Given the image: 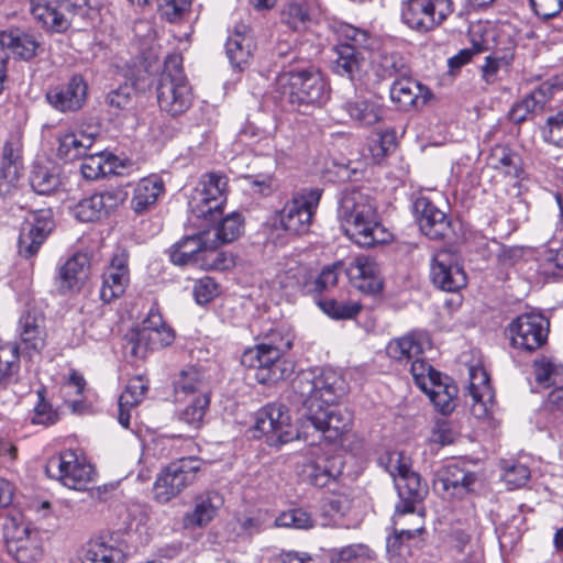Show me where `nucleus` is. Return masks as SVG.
I'll return each instance as SVG.
<instances>
[{
    "mask_svg": "<svg viewBox=\"0 0 563 563\" xmlns=\"http://www.w3.org/2000/svg\"><path fill=\"white\" fill-rule=\"evenodd\" d=\"M379 461L393 477L400 498L393 516L395 537L412 539L423 530V516L416 506L427 495L428 486L411 470L410 459L402 452H389Z\"/></svg>",
    "mask_w": 563,
    "mask_h": 563,
    "instance_id": "obj_1",
    "label": "nucleus"
},
{
    "mask_svg": "<svg viewBox=\"0 0 563 563\" xmlns=\"http://www.w3.org/2000/svg\"><path fill=\"white\" fill-rule=\"evenodd\" d=\"M338 217L345 235L361 246L369 247L390 240V233L380 223L369 189H345L340 199Z\"/></svg>",
    "mask_w": 563,
    "mask_h": 563,
    "instance_id": "obj_2",
    "label": "nucleus"
},
{
    "mask_svg": "<svg viewBox=\"0 0 563 563\" xmlns=\"http://www.w3.org/2000/svg\"><path fill=\"white\" fill-rule=\"evenodd\" d=\"M292 346V340L271 334L269 342L261 343L244 351L241 363L245 367L255 369V378L260 384L269 385L288 378L292 366L283 355Z\"/></svg>",
    "mask_w": 563,
    "mask_h": 563,
    "instance_id": "obj_3",
    "label": "nucleus"
},
{
    "mask_svg": "<svg viewBox=\"0 0 563 563\" xmlns=\"http://www.w3.org/2000/svg\"><path fill=\"white\" fill-rule=\"evenodd\" d=\"M333 31L340 41L334 47L336 59L333 70L351 80L361 78L365 73L366 60L357 48L373 49L376 38L365 29H358L345 22L333 25Z\"/></svg>",
    "mask_w": 563,
    "mask_h": 563,
    "instance_id": "obj_4",
    "label": "nucleus"
},
{
    "mask_svg": "<svg viewBox=\"0 0 563 563\" xmlns=\"http://www.w3.org/2000/svg\"><path fill=\"white\" fill-rule=\"evenodd\" d=\"M228 178L225 175L211 172L203 174L188 201V221L195 228H203L223 213L227 201Z\"/></svg>",
    "mask_w": 563,
    "mask_h": 563,
    "instance_id": "obj_5",
    "label": "nucleus"
},
{
    "mask_svg": "<svg viewBox=\"0 0 563 563\" xmlns=\"http://www.w3.org/2000/svg\"><path fill=\"white\" fill-rule=\"evenodd\" d=\"M276 82L282 97L298 110L320 107L330 98L329 85L318 70L284 71Z\"/></svg>",
    "mask_w": 563,
    "mask_h": 563,
    "instance_id": "obj_6",
    "label": "nucleus"
},
{
    "mask_svg": "<svg viewBox=\"0 0 563 563\" xmlns=\"http://www.w3.org/2000/svg\"><path fill=\"white\" fill-rule=\"evenodd\" d=\"M156 90L162 111L176 117L190 108L194 99L192 90L177 56L169 57L165 62Z\"/></svg>",
    "mask_w": 563,
    "mask_h": 563,
    "instance_id": "obj_7",
    "label": "nucleus"
},
{
    "mask_svg": "<svg viewBox=\"0 0 563 563\" xmlns=\"http://www.w3.org/2000/svg\"><path fill=\"white\" fill-rule=\"evenodd\" d=\"M300 420V428L305 439L310 433V430H312L318 433L320 439L329 443H336L351 430L353 415L345 407H316L314 404L308 402V410H303Z\"/></svg>",
    "mask_w": 563,
    "mask_h": 563,
    "instance_id": "obj_8",
    "label": "nucleus"
},
{
    "mask_svg": "<svg viewBox=\"0 0 563 563\" xmlns=\"http://www.w3.org/2000/svg\"><path fill=\"white\" fill-rule=\"evenodd\" d=\"M294 389L303 398L302 410H308V402L316 407L332 406L344 393V382L334 369L323 368L318 375H299L294 383Z\"/></svg>",
    "mask_w": 563,
    "mask_h": 563,
    "instance_id": "obj_9",
    "label": "nucleus"
},
{
    "mask_svg": "<svg viewBox=\"0 0 563 563\" xmlns=\"http://www.w3.org/2000/svg\"><path fill=\"white\" fill-rule=\"evenodd\" d=\"M8 553L18 563H36L43 555L40 533L20 515H9L3 525Z\"/></svg>",
    "mask_w": 563,
    "mask_h": 563,
    "instance_id": "obj_10",
    "label": "nucleus"
},
{
    "mask_svg": "<svg viewBox=\"0 0 563 563\" xmlns=\"http://www.w3.org/2000/svg\"><path fill=\"white\" fill-rule=\"evenodd\" d=\"M452 0H407L401 4V21L410 30L427 34L453 13Z\"/></svg>",
    "mask_w": 563,
    "mask_h": 563,
    "instance_id": "obj_11",
    "label": "nucleus"
},
{
    "mask_svg": "<svg viewBox=\"0 0 563 563\" xmlns=\"http://www.w3.org/2000/svg\"><path fill=\"white\" fill-rule=\"evenodd\" d=\"M321 198L319 189L303 190L288 200L274 216V225L289 234H305L310 230Z\"/></svg>",
    "mask_w": 563,
    "mask_h": 563,
    "instance_id": "obj_12",
    "label": "nucleus"
},
{
    "mask_svg": "<svg viewBox=\"0 0 563 563\" xmlns=\"http://www.w3.org/2000/svg\"><path fill=\"white\" fill-rule=\"evenodd\" d=\"M201 464L196 457H183L168 464L154 483V499L166 504L175 498L196 481Z\"/></svg>",
    "mask_w": 563,
    "mask_h": 563,
    "instance_id": "obj_13",
    "label": "nucleus"
},
{
    "mask_svg": "<svg viewBox=\"0 0 563 563\" xmlns=\"http://www.w3.org/2000/svg\"><path fill=\"white\" fill-rule=\"evenodd\" d=\"M173 329L165 323L162 313L152 307L141 328L129 341L130 354L136 358H144L148 351L165 347L174 342Z\"/></svg>",
    "mask_w": 563,
    "mask_h": 563,
    "instance_id": "obj_14",
    "label": "nucleus"
},
{
    "mask_svg": "<svg viewBox=\"0 0 563 563\" xmlns=\"http://www.w3.org/2000/svg\"><path fill=\"white\" fill-rule=\"evenodd\" d=\"M254 428L266 437L271 445H282L302 435L301 430H295L288 408L279 402L261 408L256 412Z\"/></svg>",
    "mask_w": 563,
    "mask_h": 563,
    "instance_id": "obj_15",
    "label": "nucleus"
},
{
    "mask_svg": "<svg viewBox=\"0 0 563 563\" xmlns=\"http://www.w3.org/2000/svg\"><path fill=\"white\" fill-rule=\"evenodd\" d=\"M46 474L67 488L85 490L93 481V467L80 460L74 451L52 456L45 466Z\"/></svg>",
    "mask_w": 563,
    "mask_h": 563,
    "instance_id": "obj_16",
    "label": "nucleus"
},
{
    "mask_svg": "<svg viewBox=\"0 0 563 563\" xmlns=\"http://www.w3.org/2000/svg\"><path fill=\"white\" fill-rule=\"evenodd\" d=\"M84 7H91L88 0H37L32 1L31 13L48 31L64 32Z\"/></svg>",
    "mask_w": 563,
    "mask_h": 563,
    "instance_id": "obj_17",
    "label": "nucleus"
},
{
    "mask_svg": "<svg viewBox=\"0 0 563 563\" xmlns=\"http://www.w3.org/2000/svg\"><path fill=\"white\" fill-rule=\"evenodd\" d=\"M550 322L541 313L527 312L518 316L508 327L512 346L532 352L548 339Z\"/></svg>",
    "mask_w": 563,
    "mask_h": 563,
    "instance_id": "obj_18",
    "label": "nucleus"
},
{
    "mask_svg": "<svg viewBox=\"0 0 563 563\" xmlns=\"http://www.w3.org/2000/svg\"><path fill=\"white\" fill-rule=\"evenodd\" d=\"M128 554V541L120 532H110L87 542L81 563H124Z\"/></svg>",
    "mask_w": 563,
    "mask_h": 563,
    "instance_id": "obj_19",
    "label": "nucleus"
},
{
    "mask_svg": "<svg viewBox=\"0 0 563 563\" xmlns=\"http://www.w3.org/2000/svg\"><path fill=\"white\" fill-rule=\"evenodd\" d=\"M431 279L444 291H457L466 285V274L459 256L449 250L437 252L431 263Z\"/></svg>",
    "mask_w": 563,
    "mask_h": 563,
    "instance_id": "obj_20",
    "label": "nucleus"
},
{
    "mask_svg": "<svg viewBox=\"0 0 563 563\" xmlns=\"http://www.w3.org/2000/svg\"><path fill=\"white\" fill-rule=\"evenodd\" d=\"M342 472V462L339 457L320 454V449L311 450L309 456L299 466L300 478L313 486L324 487Z\"/></svg>",
    "mask_w": 563,
    "mask_h": 563,
    "instance_id": "obj_21",
    "label": "nucleus"
},
{
    "mask_svg": "<svg viewBox=\"0 0 563 563\" xmlns=\"http://www.w3.org/2000/svg\"><path fill=\"white\" fill-rule=\"evenodd\" d=\"M125 199L120 189L106 190L81 199L73 210L76 219L81 222L97 221L115 210Z\"/></svg>",
    "mask_w": 563,
    "mask_h": 563,
    "instance_id": "obj_22",
    "label": "nucleus"
},
{
    "mask_svg": "<svg viewBox=\"0 0 563 563\" xmlns=\"http://www.w3.org/2000/svg\"><path fill=\"white\" fill-rule=\"evenodd\" d=\"M130 283L129 255L125 250H117L102 275L100 297L111 302L124 294Z\"/></svg>",
    "mask_w": 563,
    "mask_h": 563,
    "instance_id": "obj_23",
    "label": "nucleus"
},
{
    "mask_svg": "<svg viewBox=\"0 0 563 563\" xmlns=\"http://www.w3.org/2000/svg\"><path fill=\"white\" fill-rule=\"evenodd\" d=\"M52 229L53 220L49 211L33 213L32 219L27 220L19 236L18 246L20 255L25 258L34 256Z\"/></svg>",
    "mask_w": 563,
    "mask_h": 563,
    "instance_id": "obj_24",
    "label": "nucleus"
},
{
    "mask_svg": "<svg viewBox=\"0 0 563 563\" xmlns=\"http://www.w3.org/2000/svg\"><path fill=\"white\" fill-rule=\"evenodd\" d=\"M413 213L424 235L430 239H441L446 234L450 221L444 211L439 209L428 197L416 198Z\"/></svg>",
    "mask_w": 563,
    "mask_h": 563,
    "instance_id": "obj_25",
    "label": "nucleus"
},
{
    "mask_svg": "<svg viewBox=\"0 0 563 563\" xmlns=\"http://www.w3.org/2000/svg\"><path fill=\"white\" fill-rule=\"evenodd\" d=\"M468 375V395L471 398V411L474 417L483 419L489 415L494 397L489 384V376L482 366L470 367Z\"/></svg>",
    "mask_w": 563,
    "mask_h": 563,
    "instance_id": "obj_26",
    "label": "nucleus"
},
{
    "mask_svg": "<svg viewBox=\"0 0 563 563\" xmlns=\"http://www.w3.org/2000/svg\"><path fill=\"white\" fill-rule=\"evenodd\" d=\"M476 475L466 471L457 462H449L435 474L434 485L449 496L460 497L471 490Z\"/></svg>",
    "mask_w": 563,
    "mask_h": 563,
    "instance_id": "obj_27",
    "label": "nucleus"
},
{
    "mask_svg": "<svg viewBox=\"0 0 563 563\" xmlns=\"http://www.w3.org/2000/svg\"><path fill=\"white\" fill-rule=\"evenodd\" d=\"M87 96V84L81 76L75 75L70 80L60 87L51 89L46 93V100L60 112L77 111L85 103Z\"/></svg>",
    "mask_w": 563,
    "mask_h": 563,
    "instance_id": "obj_28",
    "label": "nucleus"
},
{
    "mask_svg": "<svg viewBox=\"0 0 563 563\" xmlns=\"http://www.w3.org/2000/svg\"><path fill=\"white\" fill-rule=\"evenodd\" d=\"M197 229L203 230L208 246L219 247L220 245L235 241L242 235L244 231V220L238 212H231L225 217L219 214L214 222Z\"/></svg>",
    "mask_w": 563,
    "mask_h": 563,
    "instance_id": "obj_29",
    "label": "nucleus"
},
{
    "mask_svg": "<svg viewBox=\"0 0 563 563\" xmlns=\"http://www.w3.org/2000/svg\"><path fill=\"white\" fill-rule=\"evenodd\" d=\"M345 271L352 285L363 292L374 294L383 287L378 265L368 256L355 257Z\"/></svg>",
    "mask_w": 563,
    "mask_h": 563,
    "instance_id": "obj_30",
    "label": "nucleus"
},
{
    "mask_svg": "<svg viewBox=\"0 0 563 563\" xmlns=\"http://www.w3.org/2000/svg\"><path fill=\"white\" fill-rule=\"evenodd\" d=\"M487 166L499 175L516 179L523 177V162L521 155L507 144L494 145L486 158Z\"/></svg>",
    "mask_w": 563,
    "mask_h": 563,
    "instance_id": "obj_31",
    "label": "nucleus"
},
{
    "mask_svg": "<svg viewBox=\"0 0 563 563\" xmlns=\"http://www.w3.org/2000/svg\"><path fill=\"white\" fill-rule=\"evenodd\" d=\"M165 192L164 181L156 175L140 179L133 187L130 207L135 214L150 212Z\"/></svg>",
    "mask_w": 563,
    "mask_h": 563,
    "instance_id": "obj_32",
    "label": "nucleus"
},
{
    "mask_svg": "<svg viewBox=\"0 0 563 563\" xmlns=\"http://www.w3.org/2000/svg\"><path fill=\"white\" fill-rule=\"evenodd\" d=\"M97 137L96 131L82 129L66 130L57 135V155L65 161H74L86 156Z\"/></svg>",
    "mask_w": 563,
    "mask_h": 563,
    "instance_id": "obj_33",
    "label": "nucleus"
},
{
    "mask_svg": "<svg viewBox=\"0 0 563 563\" xmlns=\"http://www.w3.org/2000/svg\"><path fill=\"white\" fill-rule=\"evenodd\" d=\"M206 234L203 230L177 242L170 250V261L178 266L196 265L201 267L206 256Z\"/></svg>",
    "mask_w": 563,
    "mask_h": 563,
    "instance_id": "obj_34",
    "label": "nucleus"
},
{
    "mask_svg": "<svg viewBox=\"0 0 563 563\" xmlns=\"http://www.w3.org/2000/svg\"><path fill=\"white\" fill-rule=\"evenodd\" d=\"M429 345L430 340L426 333L413 331L391 340L386 346V353L393 360L409 363Z\"/></svg>",
    "mask_w": 563,
    "mask_h": 563,
    "instance_id": "obj_35",
    "label": "nucleus"
},
{
    "mask_svg": "<svg viewBox=\"0 0 563 563\" xmlns=\"http://www.w3.org/2000/svg\"><path fill=\"white\" fill-rule=\"evenodd\" d=\"M224 500L218 492H207L195 498L194 509L184 516L187 528L208 525L222 507Z\"/></svg>",
    "mask_w": 563,
    "mask_h": 563,
    "instance_id": "obj_36",
    "label": "nucleus"
},
{
    "mask_svg": "<svg viewBox=\"0 0 563 563\" xmlns=\"http://www.w3.org/2000/svg\"><path fill=\"white\" fill-rule=\"evenodd\" d=\"M341 107L360 125L371 126L383 119V104L378 98L355 97L344 101Z\"/></svg>",
    "mask_w": 563,
    "mask_h": 563,
    "instance_id": "obj_37",
    "label": "nucleus"
},
{
    "mask_svg": "<svg viewBox=\"0 0 563 563\" xmlns=\"http://www.w3.org/2000/svg\"><path fill=\"white\" fill-rule=\"evenodd\" d=\"M89 261L85 254H75L59 268L57 285L60 291L78 290L88 277Z\"/></svg>",
    "mask_w": 563,
    "mask_h": 563,
    "instance_id": "obj_38",
    "label": "nucleus"
},
{
    "mask_svg": "<svg viewBox=\"0 0 563 563\" xmlns=\"http://www.w3.org/2000/svg\"><path fill=\"white\" fill-rule=\"evenodd\" d=\"M254 47L255 45L250 29L241 24L235 26L234 31L228 37L225 52L231 64L241 68L250 60Z\"/></svg>",
    "mask_w": 563,
    "mask_h": 563,
    "instance_id": "obj_39",
    "label": "nucleus"
},
{
    "mask_svg": "<svg viewBox=\"0 0 563 563\" xmlns=\"http://www.w3.org/2000/svg\"><path fill=\"white\" fill-rule=\"evenodd\" d=\"M0 47L10 51L21 59L29 60L36 55L40 42L32 34L11 29L0 32Z\"/></svg>",
    "mask_w": 563,
    "mask_h": 563,
    "instance_id": "obj_40",
    "label": "nucleus"
},
{
    "mask_svg": "<svg viewBox=\"0 0 563 563\" xmlns=\"http://www.w3.org/2000/svg\"><path fill=\"white\" fill-rule=\"evenodd\" d=\"M555 87L549 82H543L531 93L526 96L520 102L510 110V119L520 123L527 119L530 113L541 111L550 101Z\"/></svg>",
    "mask_w": 563,
    "mask_h": 563,
    "instance_id": "obj_41",
    "label": "nucleus"
},
{
    "mask_svg": "<svg viewBox=\"0 0 563 563\" xmlns=\"http://www.w3.org/2000/svg\"><path fill=\"white\" fill-rule=\"evenodd\" d=\"M20 166V146L18 142H5L0 166V195L10 192L19 178Z\"/></svg>",
    "mask_w": 563,
    "mask_h": 563,
    "instance_id": "obj_42",
    "label": "nucleus"
},
{
    "mask_svg": "<svg viewBox=\"0 0 563 563\" xmlns=\"http://www.w3.org/2000/svg\"><path fill=\"white\" fill-rule=\"evenodd\" d=\"M19 332L24 350L29 354L38 353L45 346V332L41 317L30 312L23 314L19 321Z\"/></svg>",
    "mask_w": 563,
    "mask_h": 563,
    "instance_id": "obj_43",
    "label": "nucleus"
},
{
    "mask_svg": "<svg viewBox=\"0 0 563 563\" xmlns=\"http://www.w3.org/2000/svg\"><path fill=\"white\" fill-rule=\"evenodd\" d=\"M84 162L80 165L82 176L89 180H96L114 173L118 158L110 153L98 151L82 156Z\"/></svg>",
    "mask_w": 563,
    "mask_h": 563,
    "instance_id": "obj_44",
    "label": "nucleus"
},
{
    "mask_svg": "<svg viewBox=\"0 0 563 563\" xmlns=\"http://www.w3.org/2000/svg\"><path fill=\"white\" fill-rule=\"evenodd\" d=\"M174 385L177 399H181V396L195 397L200 393H208L206 375L197 367L183 369Z\"/></svg>",
    "mask_w": 563,
    "mask_h": 563,
    "instance_id": "obj_45",
    "label": "nucleus"
},
{
    "mask_svg": "<svg viewBox=\"0 0 563 563\" xmlns=\"http://www.w3.org/2000/svg\"><path fill=\"white\" fill-rule=\"evenodd\" d=\"M423 391L442 413H450L454 409L457 395V388L454 384L443 382L441 377Z\"/></svg>",
    "mask_w": 563,
    "mask_h": 563,
    "instance_id": "obj_46",
    "label": "nucleus"
},
{
    "mask_svg": "<svg viewBox=\"0 0 563 563\" xmlns=\"http://www.w3.org/2000/svg\"><path fill=\"white\" fill-rule=\"evenodd\" d=\"M419 84L409 78H400L390 87V99L400 109L408 110L415 106L419 97Z\"/></svg>",
    "mask_w": 563,
    "mask_h": 563,
    "instance_id": "obj_47",
    "label": "nucleus"
},
{
    "mask_svg": "<svg viewBox=\"0 0 563 563\" xmlns=\"http://www.w3.org/2000/svg\"><path fill=\"white\" fill-rule=\"evenodd\" d=\"M451 543L457 551L466 552V555L483 553L476 526L455 528L451 533Z\"/></svg>",
    "mask_w": 563,
    "mask_h": 563,
    "instance_id": "obj_48",
    "label": "nucleus"
},
{
    "mask_svg": "<svg viewBox=\"0 0 563 563\" xmlns=\"http://www.w3.org/2000/svg\"><path fill=\"white\" fill-rule=\"evenodd\" d=\"M132 5L141 8L152 5L155 0H128ZM161 14L169 22H175L186 13L191 0H156Z\"/></svg>",
    "mask_w": 563,
    "mask_h": 563,
    "instance_id": "obj_49",
    "label": "nucleus"
},
{
    "mask_svg": "<svg viewBox=\"0 0 563 563\" xmlns=\"http://www.w3.org/2000/svg\"><path fill=\"white\" fill-rule=\"evenodd\" d=\"M208 393H200L189 399L188 405L180 410L179 419L194 429H198L209 406Z\"/></svg>",
    "mask_w": 563,
    "mask_h": 563,
    "instance_id": "obj_50",
    "label": "nucleus"
},
{
    "mask_svg": "<svg viewBox=\"0 0 563 563\" xmlns=\"http://www.w3.org/2000/svg\"><path fill=\"white\" fill-rule=\"evenodd\" d=\"M20 367L19 346L14 343L0 345V386L7 385Z\"/></svg>",
    "mask_w": 563,
    "mask_h": 563,
    "instance_id": "obj_51",
    "label": "nucleus"
},
{
    "mask_svg": "<svg viewBox=\"0 0 563 563\" xmlns=\"http://www.w3.org/2000/svg\"><path fill=\"white\" fill-rule=\"evenodd\" d=\"M318 306L327 316L335 320L352 319L361 310V305L351 300L323 299L318 301Z\"/></svg>",
    "mask_w": 563,
    "mask_h": 563,
    "instance_id": "obj_52",
    "label": "nucleus"
},
{
    "mask_svg": "<svg viewBox=\"0 0 563 563\" xmlns=\"http://www.w3.org/2000/svg\"><path fill=\"white\" fill-rule=\"evenodd\" d=\"M277 528L311 529L314 520L311 515L301 508H294L282 512L273 522Z\"/></svg>",
    "mask_w": 563,
    "mask_h": 563,
    "instance_id": "obj_53",
    "label": "nucleus"
},
{
    "mask_svg": "<svg viewBox=\"0 0 563 563\" xmlns=\"http://www.w3.org/2000/svg\"><path fill=\"white\" fill-rule=\"evenodd\" d=\"M33 190L40 195H49L60 185L59 177L44 166H35L30 177Z\"/></svg>",
    "mask_w": 563,
    "mask_h": 563,
    "instance_id": "obj_54",
    "label": "nucleus"
},
{
    "mask_svg": "<svg viewBox=\"0 0 563 563\" xmlns=\"http://www.w3.org/2000/svg\"><path fill=\"white\" fill-rule=\"evenodd\" d=\"M410 363L413 380L422 391L427 390L432 383L442 377L441 373L433 369L431 365L420 360L419 356L415 357Z\"/></svg>",
    "mask_w": 563,
    "mask_h": 563,
    "instance_id": "obj_55",
    "label": "nucleus"
},
{
    "mask_svg": "<svg viewBox=\"0 0 563 563\" xmlns=\"http://www.w3.org/2000/svg\"><path fill=\"white\" fill-rule=\"evenodd\" d=\"M282 21L295 31H300L310 21L307 9L299 2H289L282 11Z\"/></svg>",
    "mask_w": 563,
    "mask_h": 563,
    "instance_id": "obj_56",
    "label": "nucleus"
},
{
    "mask_svg": "<svg viewBox=\"0 0 563 563\" xmlns=\"http://www.w3.org/2000/svg\"><path fill=\"white\" fill-rule=\"evenodd\" d=\"M503 470V482L510 490L523 487L530 478L529 468L521 463H505Z\"/></svg>",
    "mask_w": 563,
    "mask_h": 563,
    "instance_id": "obj_57",
    "label": "nucleus"
},
{
    "mask_svg": "<svg viewBox=\"0 0 563 563\" xmlns=\"http://www.w3.org/2000/svg\"><path fill=\"white\" fill-rule=\"evenodd\" d=\"M148 390V383L141 376L131 378L120 396V406H136Z\"/></svg>",
    "mask_w": 563,
    "mask_h": 563,
    "instance_id": "obj_58",
    "label": "nucleus"
},
{
    "mask_svg": "<svg viewBox=\"0 0 563 563\" xmlns=\"http://www.w3.org/2000/svg\"><path fill=\"white\" fill-rule=\"evenodd\" d=\"M330 509L340 517H350L342 523L344 528H355L360 519L353 509V501L345 495H338L330 500Z\"/></svg>",
    "mask_w": 563,
    "mask_h": 563,
    "instance_id": "obj_59",
    "label": "nucleus"
},
{
    "mask_svg": "<svg viewBox=\"0 0 563 563\" xmlns=\"http://www.w3.org/2000/svg\"><path fill=\"white\" fill-rule=\"evenodd\" d=\"M514 59L511 52H506L501 56H487L482 66V76L486 82H494L500 68L510 66Z\"/></svg>",
    "mask_w": 563,
    "mask_h": 563,
    "instance_id": "obj_60",
    "label": "nucleus"
},
{
    "mask_svg": "<svg viewBox=\"0 0 563 563\" xmlns=\"http://www.w3.org/2000/svg\"><path fill=\"white\" fill-rule=\"evenodd\" d=\"M218 247H206L201 268L225 271L234 265L232 255L225 252H218Z\"/></svg>",
    "mask_w": 563,
    "mask_h": 563,
    "instance_id": "obj_61",
    "label": "nucleus"
},
{
    "mask_svg": "<svg viewBox=\"0 0 563 563\" xmlns=\"http://www.w3.org/2000/svg\"><path fill=\"white\" fill-rule=\"evenodd\" d=\"M239 523L241 529L249 534L258 533L272 526L266 510H256L250 516L239 519Z\"/></svg>",
    "mask_w": 563,
    "mask_h": 563,
    "instance_id": "obj_62",
    "label": "nucleus"
},
{
    "mask_svg": "<svg viewBox=\"0 0 563 563\" xmlns=\"http://www.w3.org/2000/svg\"><path fill=\"white\" fill-rule=\"evenodd\" d=\"M367 548L363 544H351L340 549L330 551L329 558L331 562L335 563H351L360 558L365 556Z\"/></svg>",
    "mask_w": 563,
    "mask_h": 563,
    "instance_id": "obj_63",
    "label": "nucleus"
},
{
    "mask_svg": "<svg viewBox=\"0 0 563 563\" xmlns=\"http://www.w3.org/2000/svg\"><path fill=\"white\" fill-rule=\"evenodd\" d=\"M134 96L135 88L130 84H124L108 93L107 103L115 109H126L132 103Z\"/></svg>",
    "mask_w": 563,
    "mask_h": 563,
    "instance_id": "obj_64",
    "label": "nucleus"
}]
</instances>
